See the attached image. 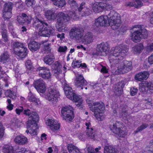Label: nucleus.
<instances>
[{"label":"nucleus","instance_id":"nucleus-1","mask_svg":"<svg viewBox=\"0 0 153 153\" xmlns=\"http://www.w3.org/2000/svg\"><path fill=\"white\" fill-rule=\"evenodd\" d=\"M128 51L127 48L123 45H117L112 48L109 54L108 59L112 68L115 67L116 74H123L131 69L132 62L131 61H124L119 62L126 56Z\"/></svg>","mask_w":153,"mask_h":153},{"label":"nucleus","instance_id":"nucleus-2","mask_svg":"<svg viewBox=\"0 0 153 153\" xmlns=\"http://www.w3.org/2000/svg\"><path fill=\"white\" fill-rule=\"evenodd\" d=\"M68 2L71 6V10L69 12L67 16L63 13H60L57 16L58 18L56 27L58 31L60 32L68 30V28L65 26L66 22L71 19L78 20L80 17L79 13L77 12V4L76 1L74 0H68Z\"/></svg>","mask_w":153,"mask_h":153},{"label":"nucleus","instance_id":"nucleus-3","mask_svg":"<svg viewBox=\"0 0 153 153\" xmlns=\"http://www.w3.org/2000/svg\"><path fill=\"white\" fill-rule=\"evenodd\" d=\"M121 24L120 15L116 11L112 10L108 16H102L96 19L94 27L95 28L100 26L110 25L113 29L115 30L120 26Z\"/></svg>","mask_w":153,"mask_h":153},{"label":"nucleus","instance_id":"nucleus-4","mask_svg":"<svg viewBox=\"0 0 153 153\" xmlns=\"http://www.w3.org/2000/svg\"><path fill=\"white\" fill-rule=\"evenodd\" d=\"M23 113L28 117L27 123V130L26 131V132L27 134L29 133L33 137L36 136L38 129L37 121L39 120L37 113L35 112H31L28 109L24 110Z\"/></svg>","mask_w":153,"mask_h":153},{"label":"nucleus","instance_id":"nucleus-5","mask_svg":"<svg viewBox=\"0 0 153 153\" xmlns=\"http://www.w3.org/2000/svg\"><path fill=\"white\" fill-rule=\"evenodd\" d=\"M70 38L76 39L84 45H88L93 41V35L88 32L83 36V32L77 27H73L70 30L69 33Z\"/></svg>","mask_w":153,"mask_h":153},{"label":"nucleus","instance_id":"nucleus-6","mask_svg":"<svg viewBox=\"0 0 153 153\" xmlns=\"http://www.w3.org/2000/svg\"><path fill=\"white\" fill-rule=\"evenodd\" d=\"M90 109L94 112V116L98 121L103 120L105 117V106L102 102H93L89 98L86 100Z\"/></svg>","mask_w":153,"mask_h":153},{"label":"nucleus","instance_id":"nucleus-7","mask_svg":"<svg viewBox=\"0 0 153 153\" xmlns=\"http://www.w3.org/2000/svg\"><path fill=\"white\" fill-rule=\"evenodd\" d=\"M33 25L36 29L39 30L38 34L40 36L49 37L53 35L54 29L51 27H48V24L42 21L35 17L33 19Z\"/></svg>","mask_w":153,"mask_h":153},{"label":"nucleus","instance_id":"nucleus-8","mask_svg":"<svg viewBox=\"0 0 153 153\" xmlns=\"http://www.w3.org/2000/svg\"><path fill=\"white\" fill-rule=\"evenodd\" d=\"M63 86L64 92L67 97L76 102V105L80 107V108H82L83 100L80 96L76 95L73 92L71 88L70 87L66 81L62 83Z\"/></svg>","mask_w":153,"mask_h":153},{"label":"nucleus","instance_id":"nucleus-9","mask_svg":"<svg viewBox=\"0 0 153 153\" xmlns=\"http://www.w3.org/2000/svg\"><path fill=\"white\" fill-rule=\"evenodd\" d=\"M111 124L109 126L110 128L118 139L124 137L127 135L126 128L121 122L113 120H111Z\"/></svg>","mask_w":153,"mask_h":153},{"label":"nucleus","instance_id":"nucleus-10","mask_svg":"<svg viewBox=\"0 0 153 153\" xmlns=\"http://www.w3.org/2000/svg\"><path fill=\"white\" fill-rule=\"evenodd\" d=\"M86 130L85 134L80 133L78 135V138L82 140H85L87 138L99 140V137L96 135L89 121H87L85 123Z\"/></svg>","mask_w":153,"mask_h":153},{"label":"nucleus","instance_id":"nucleus-11","mask_svg":"<svg viewBox=\"0 0 153 153\" xmlns=\"http://www.w3.org/2000/svg\"><path fill=\"white\" fill-rule=\"evenodd\" d=\"M132 29L135 30L131 35V39L134 42H139L141 39L147 37L148 32L146 29H142L140 25H135L133 27Z\"/></svg>","mask_w":153,"mask_h":153},{"label":"nucleus","instance_id":"nucleus-12","mask_svg":"<svg viewBox=\"0 0 153 153\" xmlns=\"http://www.w3.org/2000/svg\"><path fill=\"white\" fill-rule=\"evenodd\" d=\"M13 47L15 54L21 58L25 57L27 54V49L23 43L15 42L13 43Z\"/></svg>","mask_w":153,"mask_h":153},{"label":"nucleus","instance_id":"nucleus-13","mask_svg":"<svg viewBox=\"0 0 153 153\" xmlns=\"http://www.w3.org/2000/svg\"><path fill=\"white\" fill-rule=\"evenodd\" d=\"M59 96V93L56 88L51 86L48 88L45 98L51 103L54 104L57 102Z\"/></svg>","mask_w":153,"mask_h":153},{"label":"nucleus","instance_id":"nucleus-14","mask_svg":"<svg viewBox=\"0 0 153 153\" xmlns=\"http://www.w3.org/2000/svg\"><path fill=\"white\" fill-rule=\"evenodd\" d=\"M73 108L69 106L62 107L61 114L62 118L67 121H71L74 118Z\"/></svg>","mask_w":153,"mask_h":153},{"label":"nucleus","instance_id":"nucleus-15","mask_svg":"<svg viewBox=\"0 0 153 153\" xmlns=\"http://www.w3.org/2000/svg\"><path fill=\"white\" fill-rule=\"evenodd\" d=\"M139 90L143 94L153 93V82L146 81L140 83L139 85Z\"/></svg>","mask_w":153,"mask_h":153},{"label":"nucleus","instance_id":"nucleus-16","mask_svg":"<svg viewBox=\"0 0 153 153\" xmlns=\"http://www.w3.org/2000/svg\"><path fill=\"white\" fill-rule=\"evenodd\" d=\"M109 49V45L108 43L102 42L97 45V53L100 56H106L108 53Z\"/></svg>","mask_w":153,"mask_h":153},{"label":"nucleus","instance_id":"nucleus-17","mask_svg":"<svg viewBox=\"0 0 153 153\" xmlns=\"http://www.w3.org/2000/svg\"><path fill=\"white\" fill-rule=\"evenodd\" d=\"M45 123L46 125L49 127L52 131L53 132L58 131L60 126L58 121L52 118H48L46 120Z\"/></svg>","mask_w":153,"mask_h":153},{"label":"nucleus","instance_id":"nucleus-18","mask_svg":"<svg viewBox=\"0 0 153 153\" xmlns=\"http://www.w3.org/2000/svg\"><path fill=\"white\" fill-rule=\"evenodd\" d=\"M33 85L37 91L39 93L43 94L46 91V86L45 82L42 79L34 80Z\"/></svg>","mask_w":153,"mask_h":153},{"label":"nucleus","instance_id":"nucleus-19","mask_svg":"<svg viewBox=\"0 0 153 153\" xmlns=\"http://www.w3.org/2000/svg\"><path fill=\"white\" fill-rule=\"evenodd\" d=\"M37 71L40 77L45 79H49L51 75L49 69L45 67H39L37 68Z\"/></svg>","mask_w":153,"mask_h":153},{"label":"nucleus","instance_id":"nucleus-20","mask_svg":"<svg viewBox=\"0 0 153 153\" xmlns=\"http://www.w3.org/2000/svg\"><path fill=\"white\" fill-rule=\"evenodd\" d=\"M62 66H63V70L65 71L67 69V66L64 65V62L61 63L59 61H56L52 65V69L53 72L55 74L58 75L60 74L61 73V69Z\"/></svg>","mask_w":153,"mask_h":153},{"label":"nucleus","instance_id":"nucleus-21","mask_svg":"<svg viewBox=\"0 0 153 153\" xmlns=\"http://www.w3.org/2000/svg\"><path fill=\"white\" fill-rule=\"evenodd\" d=\"M75 75L76 78L74 81L75 85L77 87H81L82 89L83 88L82 86L86 85L87 82L84 79L82 75L75 73Z\"/></svg>","mask_w":153,"mask_h":153},{"label":"nucleus","instance_id":"nucleus-22","mask_svg":"<svg viewBox=\"0 0 153 153\" xmlns=\"http://www.w3.org/2000/svg\"><path fill=\"white\" fill-rule=\"evenodd\" d=\"M149 76V72L146 71L140 72L136 74L135 76L136 80L141 81L144 80H146Z\"/></svg>","mask_w":153,"mask_h":153},{"label":"nucleus","instance_id":"nucleus-23","mask_svg":"<svg viewBox=\"0 0 153 153\" xmlns=\"http://www.w3.org/2000/svg\"><path fill=\"white\" fill-rule=\"evenodd\" d=\"M15 143L21 145H24L28 143L27 137L21 134L16 136L14 139Z\"/></svg>","mask_w":153,"mask_h":153},{"label":"nucleus","instance_id":"nucleus-24","mask_svg":"<svg viewBox=\"0 0 153 153\" xmlns=\"http://www.w3.org/2000/svg\"><path fill=\"white\" fill-rule=\"evenodd\" d=\"M60 13L59 12L56 14L54 12L53 10H48L45 11V16L47 19L48 20H51L54 19L56 17L57 19L58 17L57 16Z\"/></svg>","mask_w":153,"mask_h":153},{"label":"nucleus","instance_id":"nucleus-25","mask_svg":"<svg viewBox=\"0 0 153 153\" xmlns=\"http://www.w3.org/2000/svg\"><path fill=\"white\" fill-rule=\"evenodd\" d=\"M144 2H147L148 0H142ZM135 2H128L126 3V5L129 6H134L138 7L143 5V3L141 0H135Z\"/></svg>","mask_w":153,"mask_h":153},{"label":"nucleus","instance_id":"nucleus-26","mask_svg":"<svg viewBox=\"0 0 153 153\" xmlns=\"http://www.w3.org/2000/svg\"><path fill=\"white\" fill-rule=\"evenodd\" d=\"M28 48L32 52H35L38 50L40 46V44L34 41L30 42L28 44Z\"/></svg>","mask_w":153,"mask_h":153},{"label":"nucleus","instance_id":"nucleus-27","mask_svg":"<svg viewBox=\"0 0 153 153\" xmlns=\"http://www.w3.org/2000/svg\"><path fill=\"white\" fill-rule=\"evenodd\" d=\"M67 149L69 153H81L79 149L72 144L68 145Z\"/></svg>","mask_w":153,"mask_h":153},{"label":"nucleus","instance_id":"nucleus-28","mask_svg":"<svg viewBox=\"0 0 153 153\" xmlns=\"http://www.w3.org/2000/svg\"><path fill=\"white\" fill-rule=\"evenodd\" d=\"M143 49V46L142 44H139L132 48V51L135 54L140 53Z\"/></svg>","mask_w":153,"mask_h":153},{"label":"nucleus","instance_id":"nucleus-29","mask_svg":"<svg viewBox=\"0 0 153 153\" xmlns=\"http://www.w3.org/2000/svg\"><path fill=\"white\" fill-rule=\"evenodd\" d=\"M101 149V147L99 146L94 149L92 146L88 145L85 149V150L87 151L88 153H101L99 152V150H100Z\"/></svg>","mask_w":153,"mask_h":153},{"label":"nucleus","instance_id":"nucleus-30","mask_svg":"<svg viewBox=\"0 0 153 153\" xmlns=\"http://www.w3.org/2000/svg\"><path fill=\"white\" fill-rule=\"evenodd\" d=\"M102 5V2H96L93 5V9L94 11L95 12H100L103 10Z\"/></svg>","mask_w":153,"mask_h":153},{"label":"nucleus","instance_id":"nucleus-31","mask_svg":"<svg viewBox=\"0 0 153 153\" xmlns=\"http://www.w3.org/2000/svg\"><path fill=\"white\" fill-rule=\"evenodd\" d=\"M55 59L53 55H48L44 58V61L46 64L49 65L51 64L53 62Z\"/></svg>","mask_w":153,"mask_h":153},{"label":"nucleus","instance_id":"nucleus-32","mask_svg":"<svg viewBox=\"0 0 153 153\" xmlns=\"http://www.w3.org/2000/svg\"><path fill=\"white\" fill-rule=\"evenodd\" d=\"M2 151L4 153H14L13 146L8 144L4 145Z\"/></svg>","mask_w":153,"mask_h":153},{"label":"nucleus","instance_id":"nucleus-33","mask_svg":"<svg viewBox=\"0 0 153 153\" xmlns=\"http://www.w3.org/2000/svg\"><path fill=\"white\" fill-rule=\"evenodd\" d=\"M27 99L30 102H35L37 104L40 103V102L39 99L36 98L35 95L33 94L31 92H30L28 94V95L27 97Z\"/></svg>","mask_w":153,"mask_h":153},{"label":"nucleus","instance_id":"nucleus-34","mask_svg":"<svg viewBox=\"0 0 153 153\" xmlns=\"http://www.w3.org/2000/svg\"><path fill=\"white\" fill-rule=\"evenodd\" d=\"M0 61L3 63L9 62L10 61L9 55L8 53L5 52L1 56L0 59Z\"/></svg>","mask_w":153,"mask_h":153},{"label":"nucleus","instance_id":"nucleus-35","mask_svg":"<svg viewBox=\"0 0 153 153\" xmlns=\"http://www.w3.org/2000/svg\"><path fill=\"white\" fill-rule=\"evenodd\" d=\"M46 41H43L41 42V44L43 45V50L45 51L44 53H48L51 50L50 48L51 44L46 43Z\"/></svg>","mask_w":153,"mask_h":153},{"label":"nucleus","instance_id":"nucleus-36","mask_svg":"<svg viewBox=\"0 0 153 153\" xmlns=\"http://www.w3.org/2000/svg\"><path fill=\"white\" fill-rule=\"evenodd\" d=\"M53 4L59 7H63L65 4V0H51Z\"/></svg>","mask_w":153,"mask_h":153},{"label":"nucleus","instance_id":"nucleus-37","mask_svg":"<svg viewBox=\"0 0 153 153\" xmlns=\"http://www.w3.org/2000/svg\"><path fill=\"white\" fill-rule=\"evenodd\" d=\"M13 3L10 1L5 3L4 6L3 11H10L12 12Z\"/></svg>","mask_w":153,"mask_h":153},{"label":"nucleus","instance_id":"nucleus-38","mask_svg":"<svg viewBox=\"0 0 153 153\" xmlns=\"http://www.w3.org/2000/svg\"><path fill=\"white\" fill-rule=\"evenodd\" d=\"M104 153H116L115 149L110 146H105L104 147Z\"/></svg>","mask_w":153,"mask_h":153},{"label":"nucleus","instance_id":"nucleus-39","mask_svg":"<svg viewBox=\"0 0 153 153\" xmlns=\"http://www.w3.org/2000/svg\"><path fill=\"white\" fill-rule=\"evenodd\" d=\"M25 17H26V14L25 13H22L18 16L17 21L19 24L23 25L25 21L24 18H25Z\"/></svg>","mask_w":153,"mask_h":153},{"label":"nucleus","instance_id":"nucleus-40","mask_svg":"<svg viewBox=\"0 0 153 153\" xmlns=\"http://www.w3.org/2000/svg\"><path fill=\"white\" fill-rule=\"evenodd\" d=\"M5 95L13 99H15L16 97V92L7 90L5 93Z\"/></svg>","mask_w":153,"mask_h":153},{"label":"nucleus","instance_id":"nucleus-41","mask_svg":"<svg viewBox=\"0 0 153 153\" xmlns=\"http://www.w3.org/2000/svg\"><path fill=\"white\" fill-rule=\"evenodd\" d=\"M3 17L4 19H7L12 16V12L10 11H2Z\"/></svg>","mask_w":153,"mask_h":153},{"label":"nucleus","instance_id":"nucleus-42","mask_svg":"<svg viewBox=\"0 0 153 153\" xmlns=\"http://www.w3.org/2000/svg\"><path fill=\"white\" fill-rule=\"evenodd\" d=\"M1 33L2 40L5 42H7L8 39L6 30L4 28L2 29L1 31Z\"/></svg>","mask_w":153,"mask_h":153},{"label":"nucleus","instance_id":"nucleus-43","mask_svg":"<svg viewBox=\"0 0 153 153\" xmlns=\"http://www.w3.org/2000/svg\"><path fill=\"white\" fill-rule=\"evenodd\" d=\"M102 9L103 10H110L112 9V4L111 3H102Z\"/></svg>","mask_w":153,"mask_h":153},{"label":"nucleus","instance_id":"nucleus-44","mask_svg":"<svg viewBox=\"0 0 153 153\" xmlns=\"http://www.w3.org/2000/svg\"><path fill=\"white\" fill-rule=\"evenodd\" d=\"M143 102L145 103V106H146L145 108H149L153 106V104L151 100H144Z\"/></svg>","mask_w":153,"mask_h":153},{"label":"nucleus","instance_id":"nucleus-45","mask_svg":"<svg viewBox=\"0 0 153 153\" xmlns=\"http://www.w3.org/2000/svg\"><path fill=\"white\" fill-rule=\"evenodd\" d=\"M81 63V61H74L72 63V66L74 68H79L80 67Z\"/></svg>","mask_w":153,"mask_h":153},{"label":"nucleus","instance_id":"nucleus-46","mask_svg":"<svg viewBox=\"0 0 153 153\" xmlns=\"http://www.w3.org/2000/svg\"><path fill=\"white\" fill-rule=\"evenodd\" d=\"M100 67L101 68L100 69V72L101 73L103 74H107L108 72V68L105 66H104L102 65H100Z\"/></svg>","mask_w":153,"mask_h":153},{"label":"nucleus","instance_id":"nucleus-47","mask_svg":"<svg viewBox=\"0 0 153 153\" xmlns=\"http://www.w3.org/2000/svg\"><path fill=\"white\" fill-rule=\"evenodd\" d=\"M115 90L114 92L116 95H120L122 93L123 91L121 87H117L116 86L115 87Z\"/></svg>","mask_w":153,"mask_h":153},{"label":"nucleus","instance_id":"nucleus-48","mask_svg":"<svg viewBox=\"0 0 153 153\" xmlns=\"http://www.w3.org/2000/svg\"><path fill=\"white\" fill-rule=\"evenodd\" d=\"M25 66L27 69L28 70H31L33 68L31 62L30 60H27L25 63Z\"/></svg>","mask_w":153,"mask_h":153},{"label":"nucleus","instance_id":"nucleus-49","mask_svg":"<svg viewBox=\"0 0 153 153\" xmlns=\"http://www.w3.org/2000/svg\"><path fill=\"white\" fill-rule=\"evenodd\" d=\"M4 128L1 123L0 122V138L2 137L4 134Z\"/></svg>","mask_w":153,"mask_h":153},{"label":"nucleus","instance_id":"nucleus-50","mask_svg":"<svg viewBox=\"0 0 153 153\" xmlns=\"http://www.w3.org/2000/svg\"><path fill=\"white\" fill-rule=\"evenodd\" d=\"M25 2L28 7L32 6L35 4L34 0H25Z\"/></svg>","mask_w":153,"mask_h":153},{"label":"nucleus","instance_id":"nucleus-51","mask_svg":"<svg viewBox=\"0 0 153 153\" xmlns=\"http://www.w3.org/2000/svg\"><path fill=\"white\" fill-rule=\"evenodd\" d=\"M26 17L24 19V23H26V24H28L30 23L31 20V17L30 16H27L26 14Z\"/></svg>","mask_w":153,"mask_h":153},{"label":"nucleus","instance_id":"nucleus-52","mask_svg":"<svg viewBox=\"0 0 153 153\" xmlns=\"http://www.w3.org/2000/svg\"><path fill=\"white\" fill-rule=\"evenodd\" d=\"M148 126V125L146 124H142L140 127L138 128L136 131H135V132L136 133L138 132H139L141 131L143 129L146 128Z\"/></svg>","mask_w":153,"mask_h":153},{"label":"nucleus","instance_id":"nucleus-53","mask_svg":"<svg viewBox=\"0 0 153 153\" xmlns=\"http://www.w3.org/2000/svg\"><path fill=\"white\" fill-rule=\"evenodd\" d=\"M67 49L66 46H60L58 49V51L59 52H64L66 51Z\"/></svg>","mask_w":153,"mask_h":153},{"label":"nucleus","instance_id":"nucleus-54","mask_svg":"<svg viewBox=\"0 0 153 153\" xmlns=\"http://www.w3.org/2000/svg\"><path fill=\"white\" fill-rule=\"evenodd\" d=\"M137 92V89L136 88H132L130 90V94L131 96H134L136 94Z\"/></svg>","mask_w":153,"mask_h":153},{"label":"nucleus","instance_id":"nucleus-55","mask_svg":"<svg viewBox=\"0 0 153 153\" xmlns=\"http://www.w3.org/2000/svg\"><path fill=\"white\" fill-rule=\"evenodd\" d=\"M146 50L148 52H150L153 50V43L148 45L146 47Z\"/></svg>","mask_w":153,"mask_h":153},{"label":"nucleus","instance_id":"nucleus-56","mask_svg":"<svg viewBox=\"0 0 153 153\" xmlns=\"http://www.w3.org/2000/svg\"><path fill=\"white\" fill-rule=\"evenodd\" d=\"M15 3L16 6V7L19 8H20L22 7V2L21 0H19L18 3L16 2Z\"/></svg>","mask_w":153,"mask_h":153},{"label":"nucleus","instance_id":"nucleus-57","mask_svg":"<svg viewBox=\"0 0 153 153\" xmlns=\"http://www.w3.org/2000/svg\"><path fill=\"white\" fill-rule=\"evenodd\" d=\"M148 148H150V150L153 152V140H150Z\"/></svg>","mask_w":153,"mask_h":153},{"label":"nucleus","instance_id":"nucleus-58","mask_svg":"<svg viewBox=\"0 0 153 153\" xmlns=\"http://www.w3.org/2000/svg\"><path fill=\"white\" fill-rule=\"evenodd\" d=\"M23 111V108L22 107L19 108H17L15 110L16 113L18 115H19L20 113Z\"/></svg>","mask_w":153,"mask_h":153},{"label":"nucleus","instance_id":"nucleus-59","mask_svg":"<svg viewBox=\"0 0 153 153\" xmlns=\"http://www.w3.org/2000/svg\"><path fill=\"white\" fill-rule=\"evenodd\" d=\"M85 4V3L84 2H83L81 3L79 7L78 8V11L79 12L81 11L82 9H85V8H84V7H85L84 6Z\"/></svg>","mask_w":153,"mask_h":153},{"label":"nucleus","instance_id":"nucleus-60","mask_svg":"<svg viewBox=\"0 0 153 153\" xmlns=\"http://www.w3.org/2000/svg\"><path fill=\"white\" fill-rule=\"evenodd\" d=\"M4 68H1L0 67V79H1L2 77V75L4 74H5V72L4 70Z\"/></svg>","mask_w":153,"mask_h":153},{"label":"nucleus","instance_id":"nucleus-61","mask_svg":"<svg viewBox=\"0 0 153 153\" xmlns=\"http://www.w3.org/2000/svg\"><path fill=\"white\" fill-rule=\"evenodd\" d=\"M148 62L149 64H153V54L150 56L148 58Z\"/></svg>","mask_w":153,"mask_h":153},{"label":"nucleus","instance_id":"nucleus-62","mask_svg":"<svg viewBox=\"0 0 153 153\" xmlns=\"http://www.w3.org/2000/svg\"><path fill=\"white\" fill-rule=\"evenodd\" d=\"M65 34L63 33L61 34H58L57 35V37L58 38H60V39H62L65 38Z\"/></svg>","mask_w":153,"mask_h":153},{"label":"nucleus","instance_id":"nucleus-63","mask_svg":"<svg viewBox=\"0 0 153 153\" xmlns=\"http://www.w3.org/2000/svg\"><path fill=\"white\" fill-rule=\"evenodd\" d=\"M16 128L20 127L22 124V122L18 120H16Z\"/></svg>","mask_w":153,"mask_h":153},{"label":"nucleus","instance_id":"nucleus-64","mask_svg":"<svg viewBox=\"0 0 153 153\" xmlns=\"http://www.w3.org/2000/svg\"><path fill=\"white\" fill-rule=\"evenodd\" d=\"M149 15L151 18L150 19V22L153 24V12H150L149 13Z\"/></svg>","mask_w":153,"mask_h":153}]
</instances>
